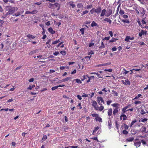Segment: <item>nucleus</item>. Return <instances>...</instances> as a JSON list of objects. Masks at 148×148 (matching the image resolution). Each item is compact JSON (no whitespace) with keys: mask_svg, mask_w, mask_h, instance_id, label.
<instances>
[{"mask_svg":"<svg viewBox=\"0 0 148 148\" xmlns=\"http://www.w3.org/2000/svg\"><path fill=\"white\" fill-rule=\"evenodd\" d=\"M105 47V46L103 42H101V45L99 47V49H103Z\"/></svg>","mask_w":148,"mask_h":148,"instance_id":"bb28decb","label":"nucleus"},{"mask_svg":"<svg viewBox=\"0 0 148 148\" xmlns=\"http://www.w3.org/2000/svg\"><path fill=\"white\" fill-rule=\"evenodd\" d=\"M91 115L93 117H95V118H96L99 116V114H98L94 113L92 114Z\"/></svg>","mask_w":148,"mask_h":148,"instance_id":"37998d69","label":"nucleus"},{"mask_svg":"<svg viewBox=\"0 0 148 148\" xmlns=\"http://www.w3.org/2000/svg\"><path fill=\"white\" fill-rule=\"evenodd\" d=\"M88 77V75H84L83 76H82V79L81 80L82 81H83L85 79H87Z\"/></svg>","mask_w":148,"mask_h":148,"instance_id":"b1692460","label":"nucleus"},{"mask_svg":"<svg viewBox=\"0 0 148 148\" xmlns=\"http://www.w3.org/2000/svg\"><path fill=\"white\" fill-rule=\"evenodd\" d=\"M123 133L124 134H127L128 133V132L125 130H124L123 131Z\"/></svg>","mask_w":148,"mask_h":148,"instance_id":"680f3d73","label":"nucleus"},{"mask_svg":"<svg viewBox=\"0 0 148 148\" xmlns=\"http://www.w3.org/2000/svg\"><path fill=\"white\" fill-rule=\"evenodd\" d=\"M37 12V11L34 10L31 12V14H36Z\"/></svg>","mask_w":148,"mask_h":148,"instance_id":"864d4df0","label":"nucleus"},{"mask_svg":"<svg viewBox=\"0 0 148 148\" xmlns=\"http://www.w3.org/2000/svg\"><path fill=\"white\" fill-rule=\"evenodd\" d=\"M134 139V138L132 137H130L126 139V141L128 142H132Z\"/></svg>","mask_w":148,"mask_h":148,"instance_id":"4be33fe9","label":"nucleus"},{"mask_svg":"<svg viewBox=\"0 0 148 148\" xmlns=\"http://www.w3.org/2000/svg\"><path fill=\"white\" fill-rule=\"evenodd\" d=\"M134 145L136 146L137 148L140 147L141 145V142L140 141L135 142L134 143Z\"/></svg>","mask_w":148,"mask_h":148,"instance_id":"f8f14e48","label":"nucleus"},{"mask_svg":"<svg viewBox=\"0 0 148 148\" xmlns=\"http://www.w3.org/2000/svg\"><path fill=\"white\" fill-rule=\"evenodd\" d=\"M77 8H81L83 7V5H82V3H80L78 4L77 5Z\"/></svg>","mask_w":148,"mask_h":148,"instance_id":"e433bc0d","label":"nucleus"},{"mask_svg":"<svg viewBox=\"0 0 148 148\" xmlns=\"http://www.w3.org/2000/svg\"><path fill=\"white\" fill-rule=\"evenodd\" d=\"M37 51V50H34L30 51L29 53V56L32 55V54L36 53Z\"/></svg>","mask_w":148,"mask_h":148,"instance_id":"a211bd4d","label":"nucleus"},{"mask_svg":"<svg viewBox=\"0 0 148 148\" xmlns=\"http://www.w3.org/2000/svg\"><path fill=\"white\" fill-rule=\"evenodd\" d=\"M121 21L124 23H126L128 24L130 23V21L127 19H122Z\"/></svg>","mask_w":148,"mask_h":148,"instance_id":"cd10ccee","label":"nucleus"},{"mask_svg":"<svg viewBox=\"0 0 148 148\" xmlns=\"http://www.w3.org/2000/svg\"><path fill=\"white\" fill-rule=\"evenodd\" d=\"M145 18H144L141 20V22L142 23V24H146V23L145 21Z\"/></svg>","mask_w":148,"mask_h":148,"instance_id":"49530a36","label":"nucleus"},{"mask_svg":"<svg viewBox=\"0 0 148 148\" xmlns=\"http://www.w3.org/2000/svg\"><path fill=\"white\" fill-rule=\"evenodd\" d=\"M146 112L143 109H142L140 112V114L142 115H143L144 114H146Z\"/></svg>","mask_w":148,"mask_h":148,"instance_id":"79ce46f5","label":"nucleus"},{"mask_svg":"<svg viewBox=\"0 0 148 148\" xmlns=\"http://www.w3.org/2000/svg\"><path fill=\"white\" fill-rule=\"evenodd\" d=\"M137 121L136 120H134V121H132V122H131L130 125V127H132V126L133 125V124L136 122Z\"/></svg>","mask_w":148,"mask_h":148,"instance_id":"a18cd8bd","label":"nucleus"},{"mask_svg":"<svg viewBox=\"0 0 148 148\" xmlns=\"http://www.w3.org/2000/svg\"><path fill=\"white\" fill-rule=\"evenodd\" d=\"M97 101L99 104L101 106L102 105L101 103L100 102L101 101V102H102L103 104L105 103V102L103 99V98L101 97H97Z\"/></svg>","mask_w":148,"mask_h":148,"instance_id":"f03ea898","label":"nucleus"},{"mask_svg":"<svg viewBox=\"0 0 148 148\" xmlns=\"http://www.w3.org/2000/svg\"><path fill=\"white\" fill-rule=\"evenodd\" d=\"M74 80L76 81V82L78 83H79V84H81L82 83V82L79 79H75Z\"/></svg>","mask_w":148,"mask_h":148,"instance_id":"4c0bfd02","label":"nucleus"},{"mask_svg":"<svg viewBox=\"0 0 148 148\" xmlns=\"http://www.w3.org/2000/svg\"><path fill=\"white\" fill-rule=\"evenodd\" d=\"M110 38V36H107L105 37L103 39V40H108Z\"/></svg>","mask_w":148,"mask_h":148,"instance_id":"09e8293b","label":"nucleus"},{"mask_svg":"<svg viewBox=\"0 0 148 148\" xmlns=\"http://www.w3.org/2000/svg\"><path fill=\"white\" fill-rule=\"evenodd\" d=\"M47 138V136L46 135L43 136L42 139L44 140H45Z\"/></svg>","mask_w":148,"mask_h":148,"instance_id":"774afa93","label":"nucleus"},{"mask_svg":"<svg viewBox=\"0 0 148 148\" xmlns=\"http://www.w3.org/2000/svg\"><path fill=\"white\" fill-rule=\"evenodd\" d=\"M97 24L95 23L94 21H92V23L91 24V26L92 27H93L94 26H97Z\"/></svg>","mask_w":148,"mask_h":148,"instance_id":"c85d7f7f","label":"nucleus"},{"mask_svg":"<svg viewBox=\"0 0 148 148\" xmlns=\"http://www.w3.org/2000/svg\"><path fill=\"white\" fill-rule=\"evenodd\" d=\"M141 103H142V102L141 101H136L134 102V103L136 105L140 104Z\"/></svg>","mask_w":148,"mask_h":148,"instance_id":"f704fd0d","label":"nucleus"},{"mask_svg":"<svg viewBox=\"0 0 148 148\" xmlns=\"http://www.w3.org/2000/svg\"><path fill=\"white\" fill-rule=\"evenodd\" d=\"M122 114H124L126 111H128L125 108V107L123 108L122 110Z\"/></svg>","mask_w":148,"mask_h":148,"instance_id":"2f4dec72","label":"nucleus"},{"mask_svg":"<svg viewBox=\"0 0 148 148\" xmlns=\"http://www.w3.org/2000/svg\"><path fill=\"white\" fill-rule=\"evenodd\" d=\"M146 127H144L142 128V132L144 133H146Z\"/></svg>","mask_w":148,"mask_h":148,"instance_id":"ea45409f","label":"nucleus"},{"mask_svg":"<svg viewBox=\"0 0 148 148\" xmlns=\"http://www.w3.org/2000/svg\"><path fill=\"white\" fill-rule=\"evenodd\" d=\"M112 92L114 93V96H117L118 95V94L115 91L112 90Z\"/></svg>","mask_w":148,"mask_h":148,"instance_id":"72a5a7b5","label":"nucleus"},{"mask_svg":"<svg viewBox=\"0 0 148 148\" xmlns=\"http://www.w3.org/2000/svg\"><path fill=\"white\" fill-rule=\"evenodd\" d=\"M88 10H85L83 11L82 13V16L83 15L87 14L88 12Z\"/></svg>","mask_w":148,"mask_h":148,"instance_id":"3c124183","label":"nucleus"},{"mask_svg":"<svg viewBox=\"0 0 148 148\" xmlns=\"http://www.w3.org/2000/svg\"><path fill=\"white\" fill-rule=\"evenodd\" d=\"M125 85L130 86L131 84L129 80L128 79H127L125 80Z\"/></svg>","mask_w":148,"mask_h":148,"instance_id":"f3484780","label":"nucleus"},{"mask_svg":"<svg viewBox=\"0 0 148 148\" xmlns=\"http://www.w3.org/2000/svg\"><path fill=\"white\" fill-rule=\"evenodd\" d=\"M104 71H109V72H111L112 71V69H105L104 70Z\"/></svg>","mask_w":148,"mask_h":148,"instance_id":"13d9d810","label":"nucleus"},{"mask_svg":"<svg viewBox=\"0 0 148 148\" xmlns=\"http://www.w3.org/2000/svg\"><path fill=\"white\" fill-rule=\"evenodd\" d=\"M122 117H123V120L124 121L126 120L127 119L126 116L124 114H123L121 115L120 118Z\"/></svg>","mask_w":148,"mask_h":148,"instance_id":"aec40b11","label":"nucleus"},{"mask_svg":"<svg viewBox=\"0 0 148 148\" xmlns=\"http://www.w3.org/2000/svg\"><path fill=\"white\" fill-rule=\"evenodd\" d=\"M66 52L65 51H60V53L63 55L64 56L66 54Z\"/></svg>","mask_w":148,"mask_h":148,"instance_id":"c03bdc74","label":"nucleus"},{"mask_svg":"<svg viewBox=\"0 0 148 148\" xmlns=\"http://www.w3.org/2000/svg\"><path fill=\"white\" fill-rule=\"evenodd\" d=\"M102 64V66H108V65H110L111 64V63L110 62H108V63H106Z\"/></svg>","mask_w":148,"mask_h":148,"instance_id":"a19ab883","label":"nucleus"},{"mask_svg":"<svg viewBox=\"0 0 148 148\" xmlns=\"http://www.w3.org/2000/svg\"><path fill=\"white\" fill-rule=\"evenodd\" d=\"M108 125L109 129H110L111 128L112 126L111 122V121H108Z\"/></svg>","mask_w":148,"mask_h":148,"instance_id":"c756f323","label":"nucleus"},{"mask_svg":"<svg viewBox=\"0 0 148 148\" xmlns=\"http://www.w3.org/2000/svg\"><path fill=\"white\" fill-rule=\"evenodd\" d=\"M48 31L51 34H54L55 33V31H54L52 28L51 27H50L48 28Z\"/></svg>","mask_w":148,"mask_h":148,"instance_id":"1a4fd4ad","label":"nucleus"},{"mask_svg":"<svg viewBox=\"0 0 148 148\" xmlns=\"http://www.w3.org/2000/svg\"><path fill=\"white\" fill-rule=\"evenodd\" d=\"M142 96V95L139 94H138L137 96H136L135 98H134V99H137L139 98V97H141Z\"/></svg>","mask_w":148,"mask_h":148,"instance_id":"c9c22d12","label":"nucleus"},{"mask_svg":"<svg viewBox=\"0 0 148 148\" xmlns=\"http://www.w3.org/2000/svg\"><path fill=\"white\" fill-rule=\"evenodd\" d=\"M103 21L108 22L110 24L112 23V21L110 19L107 18H106L103 19Z\"/></svg>","mask_w":148,"mask_h":148,"instance_id":"4468645a","label":"nucleus"},{"mask_svg":"<svg viewBox=\"0 0 148 148\" xmlns=\"http://www.w3.org/2000/svg\"><path fill=\"white\" fill-rule=\"evenodd\" d=\"M95 8H93L92 9H91L90 11V12L91 14H93L94 12H95Z\"/></svg>","mask_w":148,"mask_h":148,"instance_id":"6e6d98bb","label":"nucleus"},{"mask_svg":"<svg viewBox=\"0 0 148 148\" xmlns=\"http://www.w3.org/2000/svg\"><path fill=\"white\" fill-rule=\"evenodd\" d=\"M58 88V86H55L52 87L51 88V89L52 90H54L57 89V88Z\"/></svg>","mask_w":148,"mask_h":148,"instance_id":"0e129e2a","label":"nucleus"},{"mask_svg":"<svg viewBox=\"0 0 148 148\" xmlns=\"http://www.w3.org/2000/svg\"><path fill=\"white\" fill-rule=\"evenodd\" d=\"M73 1H70L68 2V3L70 6H71L73 8H74L75 6V4L73 3Z\"/></svg>","mask_w":148,"mask_h":148,"instance_id":"9d476101","label":"nucleus"},{"mask_svg":"<svg viewBox=\"0 0 148 148\" xmlns=\"http://www.w3.org/2000/svg\"><path fill=\"white\" fill-rule=\"evenodd\" d=\"M5 9L7 11H8V12L6 13V16L10 14L12 15L14 12L18 10L17 7H12L9 5L6 6Z\"/></svg>","mask_w":148,"mask_h":148,"instance_id":"f257e3e1","label":"nucleus"},{"mask_svg":"<svg viewBox=\"0 0 148 148\" xmlns=\"http://www.w3.org/2000/svg\"><path fill=\"white\" fill-rule=\"evenodd\" d=\"M91 103H92V105L93 107H94L97 106V103L96 101L95 100H92V101Z\"/></svg>","mask_w":148,"mask_h":148,"instance_id":"2eb2a0df","label":"nucleus"},{"mask_svg":"<svg viewBox=\"0 0 148 148\" xmlns=\"http://www.w3.org/2000/svg\"><path fill=\"white\" fill-rule=\"evenodd\" d=\"M95 119L96 121H99V122H102V119L100 117H99V116H98V117L96 118H95Z\"/></svg>","mask_w":148,"mask_h":148,"instance_id":"6ab92c4d","label":"nucleus"},{"mask_svg":"<svg viewBox=\"0 0 148 148\" xmlns=\"http://www.w3.org/2000/svg\"><path fill=\"white\" fill-rule=\"evenodd\" d=\"M118 39L117 38H114L113 37H112V39L110 40L109 41V42H113L115 41H116L118 40Z\"/></svg>","mask_w":148,"mask_h":148,"instance_id":"dca6fc26","label":"nucleus"},{"mask_svg":"<svg viewBox=\"0 0 148 148\" xmlns=\"http://www.w3.org/2000/svg\"><path fill=\"white\" fill-rule=\"evenodd\" d=\"M27 37L29 38L30 40L33 39L35 38L36 36H33V35L30 34H29L27 35Z\"/></svg>","mask_w":148,"mask_h":148,"instance_id":"423d86ee","label":"nucleus"},{"mask_svg":"<svg viewBox=\"0 0 148 148\" xmlns=\"http://www.w3.org/2000/svg\"><path fill=\"white\" fill-rule=\"evenodd\" d=\"M106 9H104L102 10L101 14H100V16H103L106 14Z\"/></svg>","mask_w":148,"mask_h":148,"instance_id":"ddd939ff","label":"nucleus"},{"mask_svg":"<svg viewBox=\"0 0 148 148\" xmlns=\"http://www.w3.org/2000/svg\"><path fill=\"white\" fill-rule=\"evenodd\" d=\"M141 142L144 145L146 144V142L144 140H141Z\"/></svg>","mask_w":148,"mask_h":148,"instance_id":"bf43d9fd","label":"nucleus"},{"mask_svg":"<svg viewBox=\"0 0 148 148\" xmlns=\"http://www.w3.org/2000/svg\"><path fill=\"white\" fill-rule=\"evenodd\" d=\"M71 77H68L62 80V82H65L71 79Z\"/></svg>","mask_w":148,"mask_h":148,"instance_id":"9b49d317","label":"nucleus"},{"mask_svg":"<svg viewBox=\"0 0 148 148\" xmlns=\"http://www.w3.org/2000/svg\"><path fill=\"white\" fill-rule=\"evenodd\" d=\"M148 120V119L146 118H144L143 119L141 120V122H144L145 121H146Z\"/></svg>","mask_w":148,"mask_h":148,"instance_id":"338daca9","label":"nucleus"},{"mask_svg":"<svg viewBox=\"0 0 148 148\" xmlns=\"http://www.w3.org/2000/svg\"><path fill=\"white\" fill-rule=\"evenodd\" d=\"M60 42V39H58V40H56V41H54L53 40L52 43V44L53 45L56 44H57V43L59 42Z\"/></svg>","mask_w":148,"mask_h":148,"instance_id":"393cba45","label":"nucleus"},{"mask_svg":"<svg viewBox=\"0 0 148 148\" xmlns=\"http://www.w3.org/2000/svg\"><path fill=\"white\" fill-rule=\"evenodd\" d=\"M119 111V107H117L114 109L113 114L114 116H115L117 114Z\"/></svg>","mask_w":148,"mask_h":148,"instance_id":"20e7f679","label":"nucleus"},{"mask_svg":"<svg viewBox=\"0 0 148 148\" xmlns=\"http://www.w3.org/2000/svg\"><path fill=\"white\" fill-rule=\"evenodd\" d=\"M64 42H60L57 46V47L58 48L59 47H60L61 48H63L64 47V45L63 44H62L61 46V45Z\"/></svg>","mask_w":148,"mask_h":148,"instance_id":"412c9836","label":"nucleus"},{"mask_svg":"<svg viewBox=\"0 0 148 148\" xmlns=\"http://www.w3.org/2000/svg\"><path fill=\"white\" fill-rule=\"evenodd\" d=\"M94 94V92H92L91 94H89L88 95L90 96V98H92L93 97Z\"/></svg>","mask_w":148,"mask_h":148,"instance_id":"69168bd1","label":"nucleus"},{"mask_svg":"<svg viewBox=\"0 0 148 148\" xmlns=\"http://www.w3.org/2000/svg\"><path fill=\"white\" fill-rule=\"evenodd\" d=\"M39 26L41 27L42 29V30L44 31V30H45V29H44V25H43V24L42 23L41 24H39Z\"/></svg>","mask_w":148,"mask_h":148,"instance_id":"8fccbe9b","label":"nucleus"},{"mask_svg":"<svg viewBox=\"0 0 148 148\" xmlns=\"http://www.w3.org/2000/svg\"><path fill=\"white\" fill-rule=\"evenodd\" d=\"M130 36H127L125 38V40L126 42H129Z\"/></svg>","mask_w":148,"mask_h":148,"instance_id":"de8ad7c7","label":"nucleus"},{"mask_svg":"<svg viewBox=\"0 0 148 148\" xmlns=\"http://www.w3.org/2000/svg\"><path fill=\"white\" fill-rule=\"evenodd\" d=\"M112 102V100H108L107 101V104L109 106L110 105L111 103Z\"/></svg>","mask_w":148,"mask_h":148,"instance_id":"4d7b16f0","label":"nucleus"},{"mask_svg":"<svg viewBox=\"0 0 148 148\" xmlns=\"http://www.w3.org/2000/svg\"><path fill=\"white\" fill-rule=\"evenodd\" d=\"M119 104L118 103H114L112 104L111 106L113 107H115L116 108L117 107H118V106H119Z\"/></svg>","mask_w":148,"mask_h":148,"instance_id":"a878e982","label":"nucleus"},{"mask_svg":"<svg viewBox=\"0 0 148 148\" xmlns=\"http://www.w3.org/2000/svg\"><path fill=\"white\" fill-rule=\"evenodd\" d=\"M108 32L111 37H112L113 34L112 31H109Z\"/></svg>","mask_w":148,"mask_h":148,"instance_id":"052dcab7","label":"nucleus"},{"mask_svg":"<svg viewBox=\"0 0 148 148\" xmlns=\"http://www.w3.org/2000/svg\"><path fill=\"white\" fill-rule=\"evenodd\" d=\"M123 70L125 71L124 72H123V74H124L125 75L128 73L129 72V71H126L125 69H123Z\"/></svg>","mask_w":148,"mask_h":148,"instance_id":"603ef678","label":"nucleus"},{"mask_svg":"<svg viewBox=\"0 0 148 148\" xmlns=\"http://www.w3.org/2000/svg\"><path fill=\"white\" fill-rule=\"evenodd\" d=\"M41 1H40L34 3V4L35 5H40L41 4Z\"/></svg>","mask_w":148,"mask_h":148,"instance_id":"e2e57ef3","label":"nucleus"},{"mask_svg":"<svg viewBox=\"0 0 148 148\" xmlns=\"http://www.w3.org/2000/svg\"><path fill=\"white\" fill-rule=\"evenodd\" d=\"M119 14L121 15H123L125 12L123 10L121 9H120L119 12Z\"/></svg>","mask_w":148,"mask_h":148,"instance_id":"473e14b6","label":"nucleus"},{"mask_svg":"<svg viewBox=\"0 0 148 148\" xmlns=\"http://www.w3.org/2000/svg\"><path fill=\"white\" fill-rule=\"evenodd\" d=\"M104 108V107L102 106H101L99 108V110L100 112L102 110H103Z\"/></svg>","mask_w":148,"mask_h":148,"instance_id":"58836bf2","label":"nucleus"},{"mask_svg":"<svg viewBox=\"0 0 148 148\" xmlns=\"http://www.w3.org/2000/svg\"><path fill=\"white\" fill-rule=\"evenodd\" d=\"M112 108H110L108 109V114L109 116H110L112 114Z\"/></svg>","mask_w":148,"mask_h":148,"instance_id":"6e6552de","label":"nucleus"},{"mask_svg":"<svg viewBox=\"0 0 148 148\" xmlns=\"http://www.w3.org/2000/svg\"><path fill=\"white\" fill-rule=\"evenodd\" d=\"M148 34L147 33V31H145L143 30H142L141 32L139 33V36L140 37H141L143 35Z\"/></svg>","mask_w":148,"mask_h":148,"instance_id":"39448f33","label":"nucleus"},{"mask_svg":"<svg viewBox=\"0 0 148 148\" xmlns=\"http://www.w3.org/2000/svg\"><path fill=\"white\" fill-rule=\"evenodd\" d=\"M86 29L85 28H83L80 29L79 30L81 32V34L82 35L84 34V30Z\"/></svg>","mask_w":148,"mask_h":148,"instance_id":"5701e85b","label":"nucleus"},{"mask_svg":"<svg viewBox=\"0 0 148 148\" xmlns=\"http://www.w3.org/2000/svg\"><path fill=\"white\" fill-rule=\"evenodd\" d=\"M95 12L97 14L100 13L101 11V8L100 7H98L97 9H95Z\"/></svg>","mask_w":148,"mask_h":148,"instance_id":"0eeeda50","label":"nucleus"},{"mask_svg":"<svg viewBox=\"0 0 148 148\" xmlns=\"http://www.w3.org/2000/svg\"><path fill=\"white\" fill-rule=\"evenodd\" d=\"M92 7V5H87L86 7H85V9H88L90 8H91Z\"/></svg>","mask_w":148,"mask_h":148,"instance_id":"7c9ffc66","label":"nucleus"},{"mask_svg":"<svg viewBox=\"0 0 148 148\" xmlns=\"http://www.w3.org/2000/svg\"><path fill=\"white\" fill-rule=\"evenodd\" d=\"M112 10L111 9H109L106 12V17H108L112 14Z\"/></svg>","mask_w":148,"mask_h":148,"instance_id":"7ed1b4c3","label":"nucleus"},{"mask_svg":"<svg viewBox=\"0 0 148 148\" xmlns=\"http://www.w3.org/2000/svg\"><path fill=\"white\" fill-rule=\"evenodd\" d=\"M99 128V126H97L96 127H95L94 128V129L93 130L94 132H96L98 130Z\"/></svg>","mask_w":148,"mask_h":148,"instance_id":"5fc2aeb1","label":"nucleus"}]
</instances>
